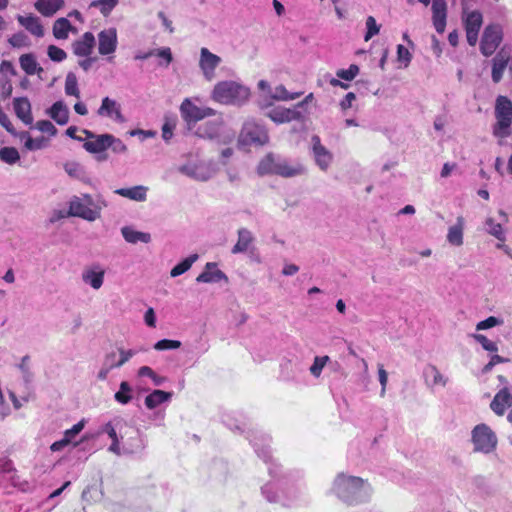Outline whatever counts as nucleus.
I'll use <instances>...</instances> for the list:
<instances>
[{"label": "nucleus", "mask_w": 512, "mask_h": 512, "mask_svg": "<svg viewBox=\"0 0 512 512\" xmlns=\"http://www.w3.org/2000/svg\"><path fill=\"white\" fill-rule=\"evenodd\" d=\"M332 492L348 504H358L370 498L372 489L362 478L340 473L333 482Z\"/></svg>", "instance_id": "nucleus-1"}, {"label": "nucleus", "mask_w": 512, "mask_h": 512, "mask_svg": "<svg viewBox=\"0 0 512 512\" xmlns=\"http://www.w3.org/2000/svg\"><path fill=\"white\" fill-rule=\"evenodd\" d=\"M267 116L275 123L281 124L293 120H302L305 118V111H298V109L284 108L281 106L271 109Z\"/></svg>", "instance_id": "nucleus-20"}, {"label": "nucleus", "mask_w": 512, "mask_h": 512, "mask_svg": "<svg viewBox=\"0 0 512 512\" xmlns=\"http://www.w3.org/2000/svg\"><path fill=\"white\" fill-rule=\"evenodd\" d=\"M221 62V58L212 53L208 48L203 47L200 49L199 67L207 81H212L215 78V70Z\"/></svg>", "instance_id": "nucleus-13"}, {"label": "nucleus", "mask_w": 512, "mask_h": 512, "mask_svg": "<svg viewBox=\"0 0 512 512\" xmlns=\"http://www.w3.org/2000/svg\"><path fill=\"white\" fill-rule=\"evenodd\" d=\"M13 107L16 116L23 121L26 125H30L33 122L31 113V103L26 97L15 98L13 100Z\"/></svg>", "instance_id": "nucleus-26"}, {"label": "nucleus", "mask_w": 512, "mask_h": 512, "mask_svg": "<svg viewBox=\"0 0 512 512\" xmlns=\"http://www.w3.org/2000/svg\"><path fill=\"white\" fill-rule=\"evenodd\" d=\"M0 159L7 164H15L19 161L20 155L14 147H3L0 149Z\"/></svg>", "instance_id": "nucleus-48"}, {"label": "nucleus", "mask_w": 512, "mask_h": 512, "mask_svg": "<svg viewBox=\"0 0 512 512\" xmlns=\"http://www.w3.org/2000/svg\"><path fill=\"white\" fill-rule=\"evenodd\" d=\"M98 53L102 56H110L115 53L118 46L117 30L110 27L100 31L97 35Z\"/></svg>", "instance_id": "nucleus-14"}, {"label": "nucleus", "mask_w": 512, "mask_h": 512, "mask_svg": "<svg viewBox=\"0 0 512 512\" xmlns=\"http://www.w3.org/2000/svg\"><path fill=\"white\" fill-rule=\"evenodd\" d=\"M97 115L109 118L116 123H124L126 121L122 114L120 103L109 97H104L102 99L101 105L97 110Z\"/></svg>", "instance_id": "nucleus-19"}, {"label": "nucleus", "mask_w": 512, "mask_h": 512, "mask_svg": "<svg viewBox=\"0 0 512 512\" xmlns=\"http://www.w3.org/2000/svg\"><path fill=\"white\" fill-rule=\"evenodd\" d=\"M302 95L301 92L289 93L283 85L277 86L273 93L270 92L269 95L264 96L262 99H259L260 108H267L272 105L273 100L277 101H288L299 98Z\"/></svg>", "instance_id": "nucleus-23"}, {"label": "nucleus", "mask_w": 512, "mask_h": 512, "mask_svg": "<svg viewBox=\"0 0 512 512\" xmlns=\"http://www.w3.org/2000/svg\"><path fill=\"white\" fill-rule=\"evenodd\" d=\"M397 58L399 62H403L407 66L411 61V54L409 50L403 45L397 46Z\"/></svg>", "instance_id": "nucleus-64"}, {"label": "nucleus", "mask_w": 512, "mask_h": 512, "mask_svg": "<svg viewBox=\"0 0 512 512\" xmlns=\"http://www.w3.org/2000/svg\"><path fill=\"white\" fill-rule=\"evenodd\" d=\"M82 133L85 135V143L83 147L86 151L96 154L102 153L110 148L109 140L112 139V134H101L96 135L89 130H82Z\"/></svg>", "instance_id": "nucleus-16"}, {"label": "nucleus", "mask_w": 512, "mask_h": 512, "mask_svg": "<svg viewBox=\"0 0 512 512\" xmlns=\"http://www.w3.org/2000/svg\"><path fill=\"white\" fill-rule=\"evenodd\" d=\"M121 423L122 419L116 417L102 425L98 431L99 434H107L108 437L112 440L111 445L108 447V451L117 456H121L131 452L128 449L121 447L120 445V438L117 435V428L121 425Z\"/></svg>", "instance_id": "nucleus-9"}, {"label": "nucleus", "mask_w": 512, "mask_h": 512, "mask_svg": "<svg viewBox=\"0 0 512 512\" xmlns=\"http://www.w3.org/2000/svg\"><path fill=\"white\" fill-rule=\"evenodd\" d=\"M423 379L427 387L434 389L437 387H445L448 383V377L443 375L439 369L433 364H427L423 368Z\"/></svg>", "instance_id": "nucleus-22"}, {"label": "nucleus", "mask_w": 512, "mask_h": 512, "mask_svg": "<svg viewBox=\"0 0 512 512\" xmlns=\"http://www.w3.org/2000/svg\"><path fill=\"white\" fill-rule=\"evenodd\" d=\"M95 46V37L91 32H85L79 39L73 42L72 49L75 55L88 57Z\"/></svg>", "instance_id": "nucleus-25"}, {"label": "nucleus", "mask_w": 512, "mask_h": 512, "mask_svg": "<svg viewBox=\"0 0 512 512\" xmlns=\"http://www.w3.org/2000/svg\"><path fill=\"white\" fill-rule=\"evenodd\" d=\"M463 21L466 30L467 42L469 45L474 46L477 43L478 33L482 26V14L478 10L465 13Z\"/></svg>", "instance_id": "nucleus-17"}, {"label": "nucleus", "mask_w": 512, "mask_h": 512, "mask_svg": "<svg viewBox=\"0 0 512 512\" xmlns=\"http://www.w3.org/2000/svg\"><path fill=\"white\" fill-rule=\"evenodd\" d=\"M36 128L43 132L47 133L51 136H54L57 133L56 127L49 120H40L36 123Z\"/></svg>", "instance_id": "nucleus-61"}, {"label": "nucleus", "mask_w": 512, "mask_h": 512, "mask_svg": "<svg viewBox=\"0 0 512 512\" xmlns=\"http://www.w3.org/2000/svg\"><path fill=\"white\" fill-rule=\"evenodd\" d=\"M329 362H330V357L327 356V355H325V356H316L314 358L313 364L311 365V367L309 369L310 373L314 377L318 378L321 375L323 368Z\"/></svg>", "instance_id": "nucleus-49"}, {"label": "nucleus", "mask_w": 512, "mask_h": 512, "mask_svg": "<svg viewBox=\"0 0 512 512\" xmlns=\"http://www.w3.org/2000/svg\"><path fill=\"white\" fill-rule=\"evenodd\" d=\"M137 354L136 350L124 349L122 347L117 348V352L112 351L105 356V361L113 362V369L120 368L127 363L133 356Z\"/></svg>", "instance_id": "nucleus-28"}, {"label": "nucleus", "mask_w": 512, "mask_h": 512, "mask_svg": "<svg viewBox=\"0 0 512 512\" xmlns=\"http://www.w3.org/2000/svg\"><path fill=\"white\" fill-rule=\"evenodd\" d=\"M355 100H356V95L353 92H349L340 101L339 106L344 114L347 113L348 109L353 107V103Z\"/></svg>", "instance_id": "nucleus-62"}, {"label": "nucleus", "mask_w": 512, "mask_h": 512, "mask_svg": "<svg viewBox=\"0 0 512 512\" xmlns=\"http://www.w3.org/2000/svg\"><path fill=\"white\" fill-rule=\"evenodd\" d=\"M227 281V276L217 268V264L214 262H208L202 273H200L196 281L198 283H218L220 281Z\"/></svg>", "instance_id": "nucleus-24"}, {"label": "nucleus", "mask_w": 512, "mask_h": 512, "mask_svg": "<svg viewBox=\"0 0 512 512\" xmlns=\"http://www.w3.org/2000/svg\"><path fill=\"white\" fill-rule=\"evenodd\" d=\"M311 150L316 165L322 171H327L333 161V154L321 143L318 135L311 137Z\"/></svg>", "instance_id": "nucleus-15"}, {"label": "nucleus", "mask_w": 512, "mask_h": 512, "mask_svg": "<svg viewBox=\"0 0 512 512\" xmlns=\"http://www.w3.org/2000/svg\"><path fill=\"white\" fill-rule=\"evenodd\" d=\"M465 226V220L462 216L457 217L455 225H452L448 229L447 241L453 246H461L463 244V230Z\"/></svg>", "instance_id": "nucleus-30"}, {"label": "nucleus", "mask_w": 512, "mask_h": 512, "mask_svg": "<svg viewBox=\"0 0 512 512\" xmlns=\"http://www.w3.org/2000/svg\"><path fill=\"white\" fill-rule=\"evenodd\" d=\"M106 205L105 200L100 197L94 199L89 194H82L71 198L68 214L92 222L100 218L101 210Z\"/></svg>", "instance_id": "nucleus-4"}, {"label": "nucleus", "mask_w": 512, "mask_h": 512, "mask_svg": "<svg viewBox=\"0 0 512 512\" xmlns=\"http://www.w3.org/2000/svg\"><path fill=\"white\" fill-rule=\"evenodd\" d=\"M63 5V0H37L35 3V8L43 16L49 17L60 10Z\"/></svg>", "instance_id": "nucleus-33"}, {"label": "nucleus", "mask_w": 512, "mask_h": 512, "mask_svg": "<svg viewBox=\"0 0 512 512\" xmlns=\"http://www.w3.org/2000/svg\"><path fill=\"white\" fill-rule=\"evenodd\" d=\"M181 346V342L178 340L162 339L155 343L154 349L158 351L178 349Z\"/></svg>", "instance_id": "nucleus-58"}, {"label": "nucleus", "mask_w": 512, "mask_h": 512, "mask_svg": "<svg viewBox=\"0 0 512 512\" xmlns=\"http://www.w3.org/2000/svg\"><path fill=\"white\" fill-rule=\"evenodd\" d=\"M473 338L481 344L484 350L489 352H496L498 350L497 344L490 341L486 336L482 334H473Z\"/></svg>", "instance_id": "nucleus-57"}, {"label": "nucleus", "mask_w": 512, "mask_h": 512, "mask_svg": "<svg viewBox=\"0 0 512 512\" xmlns=\"http://www.w3.org/2000/svg\"><path fill=\"white\" fill-rule=\"evenodd\" d=\"M172 398V392H166L163 390H154L145 398V406L152 410L160 406L162 403L170 401Z\"/></svg>", "instance_id": "nucleus-36"}, {"label": "nucleus", "mask_w": 512, "mask_h": 512, "mask_svg": "<svg viewBox=\"0 0 512 512\" xmlns=\"http://www.w3.org/2000/svg\"><path fill=\"white\" fill-rule=\"evenodd\" d=\"M85 420L82 419L78 423L72 426V428L67 429L64 432L63 438L67 440L68 444L72 443L73 439L84 429Z\"/></svg>", "instance_id": "nucleus-55"}, {"label": "nucleus", "mask_w": 512, "mask_h": 512, "mask_svg": "<svg viewBox=\"0 0 512 512\" xmlns=\"http://www.w3.org/2000/svg\"><path fill=\"white\" fill-rule=\"evenodd\" d=\"M496 122L493 125V135L497 138H507L512 133V101L506 96H498L495 103Z\"/></svg>", "instance_id": "nucleus-5"}, {"label": "nucleus", "mask_w": 512, "mask_h": 512, "mask_svg": "<svg viewBox=\"0 0 512 512\" xmlns=\"http://www.w3.org/2000/svg\"><path fill=\"white\" fill-rule=\"evenodd\" d=\"M502 323H503V321L501 319L494 317V316H490V317L486 318L485 320L478 322L476 325V329L477 330H486V329L493 328L495 326H499Z\"/></svg>", "instance_id": "nucleus-60"}, {"label": "nucleus", "mask_w": 512, "mask_h": 512, "mask_svg": "<svg viewBox=\"0 0 512 512\" xmlns=\"http://www.w3.org/2000/svg\"><path fill=\"white\" fill-rule=\"evenodd\" d=\"M502 41V30L498 25H489L485 28L481 44L480 50L483 55L490 56L492 55L499 44Z\"/></svg>", "instance_id": "nucleus-11"}, {"label": "nucleus", "mask_w": 512, "mask_h": 512, "mask_svg": "<svg viewBox=\"0 0 512 512\" xmlns=\"http://www.w3.org/2000/svg\"><path fill=\"white\" fill-rule=\"evenodd\" d=\"M471 440L475 452L489 454L493 452L497 446L496 434L484 423L478 424L473 428Z\"/></svg>", "instance_id": "nucleus-7"}, {"label": "nucleus", "mask_w": 512, "mask_h": 512, "mask_svg": "<svg viewBox=\"0 0 512 512\" xmlns=\"http://www.w3.org/2000/svg\"><path fill=\"white\" fill-rule=\"evenodd\" d=\"M251 442L253 443L255 452L260 458H262L265 462L271 459L269 450L270 438L268 435L261 434L259 439L255 437L251 440Z\"/></svg>", "instance_id": "nucleus-38"}, {"label": "nucleus", "mask_w": 512, "mask_h": 512, "mask_svg": "<svg viewBox=\"0 0 512 512\" xmlns=\"http://www.w3.org/2000/svg\"><path fill=\"white\" fill-rule=\"evenodd\" d=\"M424 6L432 2V23L439 34H443L447 24L448 5L446 0H418Z\"/></svg>", "instance_id": "nucleus-8"}, {"label": "nucleus", "mask_w": 512, "mask_h": 512, "mask_svg": "<svg viewBox=\"0 0 512 512\" xmlns=\"http://www.w3.org/2000/svg\"><path fill=\"white\" fill-rule=\"evenodd\" d=\"M105 269L99 263L85 267L81 273L82 281L94 290H99L104 283Z\"/></svg>", "instance_id": "nucleus-18"}, {"label": "nucleus", "mask_w": 512, "mask_h": 512, "mask_svg": "<svg viewBox=\"0 0 512 512\" xmlns=\"http://www.w3.org/2000/svg\"><path fill=\"white\" fill-rule=\"evenodd\" d=\"M110 148L114 153L123 154L127 151V146L123 143L122 140L116 138L112 135V139L109 140Z\"/></svg>", "instance_id": "nucleus-63"}, {"label": "nucleus", "mask_w": 512, "mask_h": 512, "mask_svg": "<svg viewBox=\"0 0 512 512\" xmlns=\"http://www.w3.org/2000/svg\"><path fill=\"white\" fill-rule=\"evenodd\" d=\"M114 399L121 405L128 404L133 399V388L127 381H122L118 391L114 394Z\"/></svg>", "instance_id": "nucleus-40"}, {"label": "nucleus", "mask_w": 512, "mask_h": 512, "mask_svg": "<svg viewBox=\"0 0 512 512\" xmlns=\"http://www.w3.org/2000/svg\"><path fill=\"white\" fill-rule=\"evenodd\" d=\"M121 234L123 238L131 244L138 242L149 243L151 241V235L149 233L137 231L130 226L122 227Z\"/></svg>", "instance_id": "nucleus-34"}, {"label": "nucleus", "mask_w": 512, "mask_h": 512, "mask_svg": "<svg viewBox=\"0 0 512 512\" xmlns=\"http://www.w3.org/2000/svg\"><path fill=\"white\" fill-rule=\"evenodd\" d=\"M138 376L140 377H149L154 385L160 386L165 381V378L162 376L157 375L150 367L148 366H142L138 370Z\"/></svg>", "instance_id": "nucleus-51"}, {"label": "nucleus", "mask_w": 512, "mask_h": 512, "mask_svg": "<svg viewBox=\"0 0 512 512\" xmlns=\"http://www.w3.org/2000/svg\"><path fill=\"white\" fill-rule=\"evenodd\" d=\"M177 125L176 115H165L164 123L162 126V138L164 141H169L173 136V131Z\"/></svg>", "instance_id": "nucleus-45"}, {"label": "nucleus", "mask_w": 512, "mask_h": 512, "mask_svg": "<svg viewBox=\"0 0 512 512\" xmlns=\"http://www.w3.org/2000/svg\"><path fill=\"white\" fill-rule=\"evenodd\" d=\"M71 29L72 25L66 18H59L53 25V35L57 39H66Z\"/></svg>", "instance_id": "nucleus-42"}, {"label": "nucleus", "mask_w": 512, "mask_h": 512, "mask_svg": "<svg viewBox=\"0 0 512 512\" xmlns=\"http://www.w3.org/2000/svg\"><path fill=\"white\" fill-rule=\"evenodd\" d=\"M182 118L187 122H197L208 116H213L215 111L208 107H198L190 99L186 98L180 105Z\"/></svg>", "instance_id": "nucleus-12"}, {"label": "nucleus", "mask_w": 512, "mask_h": 512, "mask_svg": "<svg viewBox=\"0 0 512 512\" xmlns=\"http://www.w3.org/2000/svg\"><path fill=\"white\" fill-rule=\"evenodd\" d=\"M19 63L22 70L28 75L40 74L43 72V68L39 66L36 57L32 53L23 54L19 58Z\"/></svg>", "instance_id": "nucleus-32"}, {"label": "nucleus", "mask_w": 512, "mask_h": 512, "mask_svg": "<svg viewBox=\"0 0 512 512\" xmlns=\"http://www.w3.org/2000/svg\"><path fill=\"white\" fill-rule=\"evenodd\" d=\"M220 129V123L216 121H210L207 123H204L203 125L198 127L197 134L200 137H206V138H215Z\"/></svg>", "instance_id": "nucleus-43"}, {"label": "nucleus", "mask_w": 512, "mask_h": 512, "mask_svg": "<svg viewBox=\"0 0 512 512\" xmlns=\"http://www.w3.org/2000/svg\"><path fill=\"white\" fill-rule=\"evenodd\" d=\"M149 188L144 185H136L129 188H118L115 194L136 202H144L147 199Z\"/></svg>", "instance_id": "nucleus-27"}, {"label": "nucleus", "mask_w": 512, "mask_h": 512, "mask_svg": "<svg viewBox=\"0 0 512 512\" xmlns=\"http://www.w3.org/2000/svg\"><path fill=\"white\" fill-rule=\"evenodd\" d=\"M178 171L197 181H207L216 173L215 167L205 162L188 163L180 166Z\"/></svg>", "instance_id": "nucleus-10"}, {"label": "nucleus", "mask_w": 512, "mask_h": 512, "mask_svg": "<svg viewBox=\"0 0 512 512\" xmlns=\"http://www.w3.org/2000/svg\"><path fill=\"white\" fill-rule=\"evenodd\" d=\"M487 232L500 241H505V233L500 223H496L493 218H487L485 221Z\"/></svg>", "instance_id": "nucleus-47"}, {"label": "nucleus", "mask_w": 512, "mask_h": 512, "mask_svg": "<svg viewBox=\"0 0 512 512\" xmlns=\"http://www.w3.org/2000/svg\"><path fill=\"white\" fill-rule=\"evenodd\" d=\"M118 4V0H94L91 2L90 6L97 8L104 17H107Z\"/></svg>", "instance_id": "nucleus-44"}, {"label": "nucleus", "mask_w": 512, "mask_h": 512, "mask_svg": "<svg viewBox=\"0 0 512 512\" xmlns=\"http://www.w3.org/2000/svg\"><path fill=\"white\" fill-rule=\"evenodd\" d=\"M198 258V254H191L171 269L170 276L175 278L184 274L192 267Z\"/></svg>", "instance_id": "nucleus-41"}, {"label": "nucleus", "mask_w": 512, "mask_h": 512, "mask_svg": "<svg viewBox=\"0 0 512 512\" xmlns=\"http://www.w3.org/2000/svg\"><path fill=\"white\" fill-rule=\"evenodd\" d=\"M257 173L260 176L278 175L284 178H291L304 173V167L298 162H292L279 155L268 153L264 156L258 166Z\"/></svg>", "instance_id": "nucleus-2"}, {"label": "nucleus", "mask_w": 512, "mask_h": 512, "mask_svg": "<svg viewBox=\"0 0 512 512\" xmlns=\"http://www.w3.org/2000/svg\"><path fill=\"white\" fill-rule=\"evenodd\" d=\"M269 142L267 130L254 120H248L243 124L238 143L241 146H263Z\"/></svg>", "instance_id": "nucleus-6"}, {"label": "nucleus", "mask_w": 512, "mask_h": 512, "mask_svg": "<svg viewBox=\"0 0 512 512\" xmlns=\"http://www.w3.org/2000/svg\"><path fill=\"white\" fill-rule=\"evenodd\" d=\"M508 59V56H505L502 53H498L493 59L492 79L494 82L497 83L502 79Z\"/></svg>", "instance_id": "nucleus-39"}, {"label": "nucleus", "mask_w": 512, "mask_h": 512, "mask_svg": "<svg viewBox=\"0 0 512 512\" xmlns=\"http://www.w3.org/2000/svg\"><path fill=\"white\" fill-rule=\"evenodd\" d=\"M512 406V388L503 387L494 396L490 408L498 416L504 415L507 408Z\"/></svg>", "instance_id": "nucleus-21"}, {"label": "nucleus", "mask_w": 512, "mask_h": 512, "mask_svg": "<svg viewBox=\"0 0 512 512\" xmlns=\"http://www.w3.org/2000/svg\"><path fill=\"white\" fill-rule=\"evenodd\" d=\"M64 170L69 176L76 179H82L85 175L83 166L74 161L65 163Z\"/></svg>", "instance_id": "nucleus-50"}, {"label": "nucleus", "mask_w": 512, "mask_h": 512, "mask_svg": "<svg viewBox=\"0 0 512 512\" xmlns=\"http://www.w3.org/2000/svg\"><path fill=\"white\" fill-rule=\"evenodd\" d=\"M47 52H48L49 58L55 62H61V61L65 60L67 57V54L63 49H61L57 46H54V45H50L48 47Z\"/></svg>", "instance_id": "nucleus-59"}, {"label": "nucleus", "mask_w": 512, "mask_h": 512, "mask_svg": "<svg viewBox=\"0 0 512 512\" xmlns=\"http://www.w3.org/2000/svg\"><path fill=\"white\" fill-rule=\"evenodd\" d=\"M359 73V67L356 64H351L347 69H339L336 72L338 78L345 81L353 80Z\"/></svg>", "instance_id": "nucleus-54"}, {"label": "nucleus", "mask_w": 512, "mask_h": 512, "mask_svg": "<svg viewBox=\"0 0 512 512\" xmlns=\"http://www.w3.org/2000/svg\"><path fill=\"white\" fill-rule=\"evenodd\" d=\"M22 139H25V147L28 150H38L44 146V138H32L28 133H24L22 135Z\"/></svg>", "instance_id": "nucleus-56"}, {"label": "nucleus", "mask_w": 512, "mask_h": 512, "mask_svg": "<svg viewBox=\"0 0 512 512\" xmlns=\"http://www.w3.org/2000/svg\"><path fill=\"white\" fill-rule=\"evenodd\" d=\"M366 33L364 35V40L369 41L372 37L377 35L380 31V25L377 24L375 18L373 16H368L366 18Z\"/></svg>", "instance_id": "nucleus-53"}, {"label": "nucleus", "mask_w": 512, "mask_h": 512, "mask_svg": "<svg viewBox=\"0 0 512 512\" xmlns=\"http://www.w3.org/2000/svg\"><path fill=\"white\" fill-rule=\"evenodd\" d=\"M65 93L69 96H74L76 98L80 97V91L78 88L77 77L74 73L69 72L66 75L65 79Z\"/></svg>", "instance_id": "nucleus-46"}, {"label": "nucleus", "mask_w": 512, "mask_h": 512, "mask_svg": "<svg viewBox=\"0 0 512 512\" xmlns=\"http://www.w3.org/2000/svg\"><path fill=\"white\" fill-rule=\"evenodd\" d=\"M48 114L59 125L68 123L69 109L63 101L55 102L48 110Z\"/></svg>", "instance_id": "nucleus-31"}, {"label": "nucleus", "mask_w": 512, "mask_h": 512, "mask_svg": "<svg viewBox=\"0 0 512 512\" xmlns=\"http://www.w3.org/2000/svg\"><path fill=\"white\" fill-rule=\"evenodd\" d=\"M254 237L252 233L246 229L241 228L238 230V240L232 248L233 254L244 253L248 250L249 246L253 243Z\"/></svg>", "instance_id": "nucleus-35"}, {"label": "nucleus", "mask_w": 512, "mask_h": 512, "mask_svg": "<svg viewBox=\"0 0 512 512\" xmlns=\"http://www.w3.org/2000/svg\"><path fill=\"white\" fill-rule=\"evenodd\" d=\"M211 97L220 104L241 106L249 99L250 90L239 82L226 80L215 85Z\"/></svg>", "instance_id": "nucleus-3"}, {"label": "nucleus", "mask_w": 512, "mask_h": 512, "mask_svg": "<svg viewBox=\"0 0 512 512\" xmlns=\"http://www.w3.org/2000/svg\"><path fill=\"white\" fill-rule=\"evenodd\" d=\"M17 20L19 24L28 30L32 35L36 37H42L44 35V29L38 17L34 15H18Z\"/></svg>", "instance_id": "nucleus-29"}, {"label": "nucleus", "mask_w": 512, "mask_h": 512, "mask_svg": "<svg viewBox=\"0 0 512 512\" xmlns=\"http://www.w3.org/2000/svg\"><path fill=\"white\" fill-rule=\"evenodd\" d=\"M9 44L14 48H23L30 46V40L26 34L23 32H19L16 34H13L8 39Z\"/></svg>", "instance_id": "nucleus-52"}, {"label": "nucleus", "mask_w": 512, "mask_h": 512, "mask_svg": "<svg viewBox=\"0 0 512 512\" xmlns=\"http://www.w3.org/2000/svg\"><path fill=\"white\" fill-rule=\"evenodd\" d=\"M279 484L271 481L266 483L262 488L261 492L262 495L269 501V502H281L283 505L288 506L291 504L292 499L290 497L287 498H281L275 491L277 490Z\"/></svg>", "instance_id": "nucleus-37"}]
</instances>
